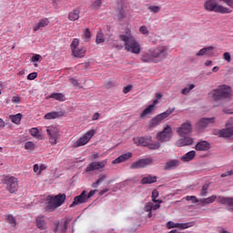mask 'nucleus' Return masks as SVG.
<instances>
[{
    "label": "nucleus",
    "mask_w": 233,
    "mask_h": 233,
    "mask_svg": "<svg viewBox=\"0 0 233 233\" xmlns=\"http://www.w3.org/2000/svg\"><path fill=\"white\" fill-rule=\"evenodd\" d=\"M36 227L37 228H39L40 230H46V220L45 219V216H38L36 218Z\"/></svg>",
    "instance_id": "obj_24"
},
{
    "label": "nucleus",
    "mask_w": 233,
    "mask_h": 233,
    "mask_svg": "<svg viewBox=\"0 0 233 233\" xmlns=\"http://www.w3.org/2000/svg\"><path fill=\"white\" fill-rule=\"evenodd\" d=\"M113 46L116 48V50H123V45H119L117 42H114Z\"/></svg>",
    "instance_id": "obj_60"
},
{
    "label": "nucleus",
    "mask_w": 233,
    "mask_h": 233,
    "mask_svg": "<svg viewBox=\"0 0 233 233\" xmlns=\"http://www.w3.org/2000/svg\"><path fill=\"white\" fill-rule=\"evenodd\" d=\"M192 132V124L189 121H186L181 127L177 128V134L182 137L177 141L178 147H187L194 143V139L188 136Z\"/></svg>",
    "instance_id": "obj_4"
},
{
    "label": "nucleus",
    "mask_w": 233,
    "mask_h": 233,
    "mask_svg": "<svg viewBox=\"0 0 233 233\" xmlns=\"http://www.w3.org/2000/svg\"><path fill=\"white\" fill-rule=\"evenodd\" d=\"M5 218L9 225L14 228L17 227V221L15 220V218H14L12 215H5Z\"/></svg>",
    "instance_id": "obj_38"
},
{
    "label": "nucleus",
    "mask_w": 233,
    "mask_h": 233,
    "mask_svg": "<svg viewBox=\"0 0 233 233\" xmlns=\"http://www.w3.org/2000/svg\"><path fill=\"white\" fill-rule=\"evenodd\" d=\"M101 115L99 113H95L92 116V121H97V119H99V116Z\"/></svg>",
    "instance_id": "obj_61"
},
{
    "label": "nucleus",
    "mask_w": 233,
    "mask_h": 233,
    "mask_svg": "<svg viewBox=\"0 0 233 233\" xmlns=\"http://www.w3.org/2000/svg\"><path fill=\"white\" fill-rule=\"evenodd\" d=\"M86 54V47H85V46L76 47V49H73V51H72V56H74V57H77V58L85 57Z\"/></svg>",
    "instance_id": "obj_22"
},
{
    "label": "nucleus",
    "mask_w": 233,
    "mask_h": 233,
    "mask_svg": "<svg viewBox=\"0 0 233 233\" xmlns=\"http://www.w3.org/2000/svg\"><path fill=\"white\" fill-rule=\"evenodd\" d=\"M148 10H150V12H153V14H157V12H159V10H161V8L157 5H150L148 7Z\"/></svg>",
    "instance_id": "obj_53"
},
{
    "label": "nucleus",
    "mask_w": 233,
    "mask_h": 233,
    "mask_svg": "<svg viewBox=\"0 0 233 233\" xmlns=\"http://www.w3.org/2000/svg\"><path fill=\"white\" fill-rule=\"evenodd\" d=\"M157 181V177L148 175L141 179L142 185H152V183H156Z\"/></svg>",
    "instance_id": "obj_27"
},
{
    "label": "nucleus",
    "mask_w": 233,
    "mask_h": 233,
    "mask_svg": "<svg viewBox=\"0 0 233 233\" xmlns=\"http://www.w3.org/2000/svg\"><path fill=\"white\" fill-rule=\"evenodd\" d=\"M227 128L219 131L220 137H232L233 136V117L226 124Z\"/></svg>",
    "instance_id": "obj_13"
},
{
    "label": "nucleus",
    "mask_w": 233,
    "mask_h": 233,
    "mask_svg": "<svg viewBox=\"0 0 233 233\" xmlns=\"http://www.w3.org/2000/svg\"><path fill=\"white\" fill-rule=\"evenodd\" d=\"M36 77H37L36 72L31 73L27 76V79H29V81H34V79H35Z\"/></svg>",
    "instance_id": "obj_55"
},
{
    "label": "nucleus",
    "mask_w": 233,
    "mask_h": 233,
    "mask_svg": "<svg viewBox=\"0 0 233 233\" xmlns=\"http://www.w3.org/2000/svg\"><path fill=\"white\" fill-rule=\"evenodd\" d=\"M223 59L224 61H227V63H230V61H232V56H230V53L225 52L223 54Z\"/></svg>",
    "instance_id": "obj_50"
},
{
    "label": "nucleus",
    "mask_w": 233,
    "mask_h": 233,
    "mask_svg": "<svg viewBox=\"0 0 233 233\" xmlns=\"http://www.w3.org/2000/svg\"><path fill=\"white\" fill-rule=\"evenodd\" d=\"M50 25V21L48 18H43L38 21V23L33 27L34 32H37V30H43L46 26Z\"/></svg>",
    "instance_id": "obj_19"
},
{
    "label": "nucleus",
    "mask_w": 233,
    "mask_h": 233,
    "mask_svg": "<svg viewBox=\"0 0 233 233\" xmlns=\"http://www.w3.org/2000/svg\"><path fill=\"white\" fill-rule=\"evenodd\" d=\"M208 188H210V184H205L202 186L199 196L201 198H205L207 194H208Z\"/></svg>",
    "instance_id": "obj_40"
},
{
    "label": "nucleus",
    "mask_w": 233,
    "mask_h": 233,
    "mask_svg": "<svg viewBox=\"0 0 233 233\" xmlns=\"http://www.w3.org/2000/svg\"><path fill=\"white\" fill-rule=\"evenodd\" d=\"M90 37H91L90 29L86 28V31L84 32L83 38L86 39V41H88Z\"/></svg>",
    "instance_id": "obj_51"
},
{
    "label": "nucleus",
    "mask_w": 233,
    "mask_h": 233,
    "mask_svg": "<svg viewBox=\"0 0 233 233\" xmlns=\"http://www.w3.org/2000/svg\"><path fill=\"white\" fill-rule=\"evenodd\" d=\"M130 15V12L128 9H125V7H120L116 13V17L118 21L123 22L125 19L128 18V15Z\"/></svg>",
    "instance_id": "obj_17"
},
{
    "label": "nucleus",
    "mask_w": 233,
    "mask_h": 233,
    "mask_svg": "<svg viewBox=\"0 0 233 233\" xmlns=\"http://www.w3.org/2000/svg\"><path fill=\"white\" fill-rule=\"evenodd\" d=\"M120 41L124 43L125 50L131 54H140L141 46L137 40L132 35V31L128 28L125 30V34L119 35Z\"/></svg>",
    "instance_id": "obj_3"
},
{
    "label": "nucleus",
    "mask_w": 233,
    "mask_h": 233,
    "mask_svg": "<svg viewBox=\"0 0 233 233\" xmlns=\"http://www.w3.org/2000/svg\"><path fill=\"white\" fill-rule=\"evenodd\" d=\"M46 132L48 136L50 145L55 147V145H57V143H59L61 134L59 133V128L57 127L49 126L46 127Z\"/></svg>",
    "instance_id": "obj_7"
},
{
    "label": "nucleus",
    "mask_w": 233,
    "mask_h": 233,
    "mask_svg": "<svg viewBox=\"0 0 233 233\" xmlns=\"http://www.w3.org/2000/svg\"><path fill=\"white\" fill-rule=\"evenodd\" d=\"M66 200V194L60 193L56 196H48L46 210H48V212H54V210H56V208H59V207H61V205H63Z\"/></svg>",
    "instance_id": "obj_6"
},
{
    "label": "nucleus",
    "mask_w": 233,
    "mask_h": 233,
    "mask_svg": "<svg viewBox=\"0 0 233 233\" xmlns=\"http://www.w3.org/2000/svg\"><path fill=\"white\" fill-rule=\"evenodd\" d=\"M132 157V153H125L118 157H116L115 160L112 161L113 165H118L119 163H125V161H128Z\"/></svg>",
    "instance_id": "obj_20"
},
{
    "label": "nucleus",
    "mask_w": 233,
    "mask_h": 233,
    "mask_svg": "<svg viewBox=\"0 0 233 233\" xmlns=\"http://www.w3.org/2000/svg\"><path fill=\"white\" fill-rule=\"evenodd\" d=\"M214 49V46H208V47H204L202 49H200L198 53H197V56L199 57L201 56H205L206 54L208 56H213L214 53L213 52H210V50H213ZM210 52V53H209Z\"/></svg>",
    "instance_id": "obj_29"
},
{
    "label": "nucleus",
    "mask_w": 233,
    "mask_h": 233,
    "mask_svg": "<svg viewBox=\"0 0 233 233\" xmlns=\"http://www.w3.org/2000/svg\"><path fill=\"white\" fill-rule=\"evenodd\" d=\"M195 157L196 151L191 150L181 157V161H183L184 163H188V161H192V159H194Z\"/></svg>",
    "instance_id": "obj_28"
},
{
    "label": "nucleus",
    "mask_w": 233,
    "mask_h": 233,
    "mask_svg": "<svg viewBox=\"0 0 233 233\" xmlns=\"http://www.w3.org/2000/svg\"><path fill=\"white\" fill-rule=\"evenodd\" d=\"M225 3L229 8H233V0H206L204 9L206 12H215V14H232V10L225 5H219Z\"/></svg>",
    "instance_id": "obj_2"
},
{
    "label": "nucleus",
    "mask_w": 233,
    "mask_h": 233,
    "mask_svg": "<svg viewBox=\"0 0 233 233\" xmlns=\"http://www.w3.org/2000/svg\"><path fill=\"white\" fill-rule=\"evenodd\" d=\"M133 141L135 145H137V147H148L150 141H152V137L147 136V137H137L133 138Z\"/></svg>",
    "instance_id": "obj_15"
},
{
    "label": "nucleus",
    "mask_w": 233,
    "mask_h": 233,
    "mask_svg": "<svg viewBox=\"0 0 233 233\" xmlns=\"http://www.w3.org/2000/svg\"><path fill=\"white\" fill-rule=\"evenodd\" d=\"M54 225L56 228H54L53 233H57V230H61L59 221H55Z\"/></svg>",
    "instance_id": "obj_57"
},
{
    "label": "nucleus",
    "mask_w": 233,
    "mask_h": 233,
    "mask_svg": "<svg viewBox=\"0 0 233 233\" xmlns=\"http://www.w3.org/2000/svg\"><path fill=\"white\" fill-rule=\"evenodd\" d=\"M177 223H174L172 221H168L167 223V228H177Z\"/></svg>",
    "instance_id": "obj_56"
},
{
    "label": "nucleus",
    "mask_w": 233,
    "mask_h": 233,
    "mask_svg": "<svg viewBox=\"0 0 233 233\" xmlns=\"http://www.w3.org/2000/svg\"><path fill=\"white\" fill-rule=\"evenodd\" d=\"M168 56V47L167 46H158L148 52H144L141 55L140 60L142 63H161L165 61Z\"/></svg>",
    "instance_id": "obj_1"
},
{
    "label": "nucleus",
    "mask_w": 233,
    "mask_h": 233,
    "mask_svg": "<svg viewBox=\"0 0 233 233\" xmlns=\"http://www.w3.org/2000/svg\"><path fill=\"white\" fill-rule=\"evenodd\" d=\"M216 122V118L215 117H211V118H202L198 122V127L199 128H206V127H208V125H210V123H215Z\"/></svg>",
    "instance_id": "obj_23"
},
{
    "label": "nucleus",
    "mask_w": 233,
    "mask_h": 233,
    "mask_svg": "<svg viewBox=\"0 0 233 233\" xmlns=\"http://www.w3.org/2000/svg\"><path fill=\"white\" fill-rule=\"evenodd\" d=\"M41 59H43V56H41V55H34L31 57V62L32 63H37V61H41Z\"/></svg>",
    "instance_id": "obj_52"
},
{
    "label": "nucleus",
    "mask_w": 233,
    "mask_h": 233,
    "mask_svg": "<svg viewBox=\"0 0 233 233\" xmlns=\"http://www.w3.org/2000/svg\"><path fill=\"white\" fill-rule=\"evenodd\" d=\"M132 90V85H127L123 88V93L124 94H128Z\"/></svg>",
    "instance_id": "obj_58"
},
{
    "label": "nucleus",
    "mask_w": 233,
    "mask_h": 233,
    "mask_svg": "<svg viewBox=\"0 0 233 233\" xmlns=\"http://www.w3.org/2000/svg\"><path fill=\"white\" fill-rule=\"evenodd\" d=\"M96 130L87 131L83 137L78 138L74 144V148H79V147H85L92 137H94Z\"/></svg>",
    "instance_id": "obj_10"
},
{
    "label": "nucleus",
    "mask_w": 233,
    "mask_h": 233,
    "mask_svg": "<svg viewBox=\"0 0 233 233\" xmlns=\"http://www.w3.org/2000/svg\"><path fill=\"white\" fill-rule=\"evenodd\" d=\"M170 137H172V127L170 126H167L162 132L157 135V139L162 143L170 141Z\"/></svg>",
    "instance_id": "obj_11"
},
{
    "label": "nucleus",
    "mask_w": 233,
    "mask_h": 233,
    "mask_svg": "<svg viewBox=\"0 0 233 233\" xmlns=\"http://www.w3.org/2000/svg\"><path fill=\"white\" fill-rule=\"evenodd\" d=\"M154 110V106H148L146 109L142 111L140 114L141 119H144V117H147V116H150L152 114V111Z\"/></svg>",
    "instance_id": "obj_33"
},
{
    "label": "nucleus",
    "mask_w": 233,
    "mask_h": 233,
    "mask_svg": "<svg viewBox=\"0 0 233 233\" xmlns=\"http://www.w3.org/2000/svg\"><path fill=\"white\" fill-rule=\"evenodd\" d=\"M69 82L72 83L73 86H77L79 84L77 83V80L75 78H70Z\"/></svg>",
    "instance_id": "obj_64"
},
{
    "label": "nucleus",
    "mask_w": 233,
    "mask_h": 233,
    "mask_svg": "<svg viewBox=\"0 0 233 233\" xmlns=\"http://www.w3.org/2000/svg\"><path fill=\"white\" fill-rule=\"evenodd\" d=\"M52 99H56V101H66L65 95L63 93H54L51 94L50 96Z\"/></svg>",
    "instance_id": "obj_34"
},
{
    "label": "nucleus",
    "mask_w": 233,
    "mask_h": 233,
    "mask_svg": "<svg viewBox=\"0 0 233 233\" xmlns=\"http://www.w3.org/2000/svg\"><path fill=\"white\" fill-rule=\"evenodd\" d=\"M25 149L27 150L28 152H32L35 150V144L32 141H28L25 144Z\"/></svg>",
    "instance_id": "obj_41"
},
{
    "label": "nucleus",
    "mask_w": 233,
    "mask_h": 233,
    "mask_svg": "<svg viewBox=\"0 0 233 233\" xmlns=\"http://www.w3.org/2000/svg\"><path fill=\"white\" fill-rule=\"evenodd\" d=\"M194 88H196V86L194 84H190L188 87H184L181 90V94H183V96H188V94H190V90H194Z\"/></svg>",
    "instance_id": "obj_42"
},
{
    "label": "nucleus",
    "mask_w": 233,
    "mask_h": 233,
    "mask_svg": "<svg viewBox=\"0 0 233 233\" xmlns=\"http://www.w3.org/2000/svg\"><path fill=\"white\" fill-rule=\"evenodd\" d=\"M232 174H233V170L227 171L226 173H223L221 175V177H227V176H232Z\"/></svg>",
    "instance_id": "obj_63"
},
{
    "label": "nucleus",
    "mask_w": 233,
    "mask_h": 233,
    "mask_svg": "<svg viewBox=\"0 0 233 233\" xmlns=\"http://www.w3.org/2000/svg\"><path fill=\"white\" fill-rule=\"evenodd\" d=\"M218 203L220 205H228V207H233V197H218Z\"/></svg>",
    "instance_id": "obj_21"
},
{
    "label": "nucleus",
    "mask_w": 233,
    "mask_h": 233,
    "mask_svg": "<svg viewBox=\"0 0 233 233\" xmlns=\"http://www.w3.org/2000/svg\"><path fill=\"white\" fill-rule=\"evenodd\" d=\"M101 5H103V2L101 0H95L91 4L92 10H99L101 8Z\"/></svg>",
    "instance_id": "obj_43"
},
{
    "label": "nucleus",
    "mask_w": 233,
    "mask_h": 233,
    "mask_svg": "<svg viewBox=\"0 0 233 233\" xmlns=\"http://www.w3.org/2000/svg\"><path fill=\"white\" fill-rule=\"evenodd\" d=\"M96 45H101V43H105V35H103V30L99 29L96 38Z\"/></svg>",
    "instance_id": "obj_35"
},
{
    "label": "nucleus",
    "mask_w": 233,
    "mask_h": 233,
    "mask_svg": "<svg viewBox=\"0 0 233 233\" xmlns=\"http://www.w3.org/2000/svg\"><path fill=\"white\" fill-rule=\"evenodd\" d=\"M152 207H153V203L149 202L147 203L146 206L144 207V210L145 212H148V218H152Z\"/></svg>",
    "instance_id": "obj_44"
},
{
    "label": "nucleus",
    "mask_w": 233,
    "mask_h": 233,
    "mask_svg": "<svg viewBox=\"0 0 233 233\" xmlns=\"http://www.w3.org/2000/svg\"><path fill=\"white\" fill-rule=\"evenodd\" d=\"M147 148L149 150H157L161 148V144L159 142H152V138H151V141L147 145Z\"/></svg>",
    "instance_id": "obj_37"
},
{
    "label": "nucleus",
    "mask_w": 233,
    "mask_h": 233,
    "mask_svg": "<svg viewBox=\"0 0 233 233\" xmlns=\"http://www.w3.org/2000/svg\"><path fill=\"white\" fill-rule=\"evenodd\" d=\"M3 183L10 194H15L19 190V180L15 177L7 176L3 179Z\"/></svg>",
    "instance_id": "obj_8"
},
{
    "label": "nucleus",
    "mask_w": 233,
    "mask_h": 233,
    "mask_svg": "<svg viewBox=\"0 0 233 233\" xmlns=\"http://www.w3.org/2000/svg\"><path fill=\"white\" fill-rule=\"evenodd\" d=\"M151 198H152V201L154 203H161V200L157 199V198H159V192L157 189L152 191V197Z\"/></svg>",
    "instance_id": "obj_46"
},
{
    "label": "nucleus",
    "mask_w": 233,
    "mask_h": 233,
    "mask_svg": "<svg viewBox=\"0 0 233 233\" xmlns=\"http://www.w3.org/2000/svg\"><path fill=\"white\" fill-rule=\"evenodd\" d=\"M213 101H223V99H232V88L227 85L218 86L209 93Z\"/></svg>",
    "instance_id": "obj_5"
},
{
    "label": "nucleus",
    "mask_w": 233,
    "mask_h": 233,
    "mask_svg": "<svg viewBox=\"0 0 233 233\" xmlns=\"http://www.w3.org/2000/svg\"><path fill=\"white\" fill-rule=\"evenodd\" d=\"M70 46H71V50H72V51H73V50H76V48H79V39L75 38V39L72 41Z\"/></svg>",
    "instance_id": "obj_48"
},
{
    "label": "nucleus",
    "mask_w": 233,
    "mask_h": 233,
    "mask_svg": "<svg viewBox=\"0 0 233 233\" xmlns=\"http://www.w3.org/2000/svg\"><path fill=\"white\" fill-rule=\"evenodd\" d=\"M192 227V223H177V228H179L180 230H185V228H190Z\"/></svg>",
    "instance_id": "obj_45"
},
{
    "label": "nucleus",
    "mask_w": 233,
    "mask_h": 233,
    "mask_svg": "<svg viewBox=\"0 0 233 233\" xmlns=\"http://www.w3.org/2000/svg\"><path fill=\"white\" fill-rule=\"evenodd\" d=\"M12 103H15V104L21 103V97H19L17 96H13Z\"/></svg>",
    "instance_id": "obj_59"
},
{
    "label": "nucleus",
    "mask_w": 233,
    "mask_h": 233,
    "mask_svg": "<svg viewBox=\"0 0 233 233\" xmlns=\"http://www.w3.org/2000/svg\"><path fill=\"white\" fill-rule=\"evenodd\" d=\"M106 163H108L106 159L100 162H92L86 167V172H94V170H99V168H105V167H106Z\"/></svg>",
    "instance_id": "obj_14"
},
{
    "label": "nucleus",
    "mask_w": 233,
    "mask_h": 233,
    "mask_svg": "<svg viewBox=\"0 0 233 233\" xmlns=\"http://www.w3.org/2000/svg\"><path fill=\"white\" fill-rule=\"evenodd\" d=\"M195 148L200 152H207L210 148V144L207 141H200L196 145Z\"/></svg>",
    "instance_id": "obj_26"
},
{
    "label": "nucleus",
    "mask_w": 233,
    "mask_h": 233,
    "mask_svg": "<svg viewBox=\"0 0 233 233\" xmlns=\"http://www.w3.org/2000/svg\"><path fill=\"white\" fill-rule=\"evenodd\" d=\"M179 165H180L179 160H177V159H172V160H168V161L166 163L164 168H165L166 170H172V169H174V168H177V167H179Z\"/></svg>",
    "instance_id": "obj_25"
},
{
    "label": "nucleus",
    "mask_w": 233,
    "mask_h": 233,
    "mask_svg": "<svg viewBox=\"0 0 233 233\" xmlns=\"http://www.w3.org/2000/svg\"><path fill=\"white\" fill-rule=\"evenodd\" d=\"M39 170H40L39 165L35 164L34 165V172H35V174H41V173H39Z\"/></svg>",
    "instance_id": "obj_62"
},
{
    "label": "nucleus",
    "mask_w": 233,
    "mask_h": 233,
    "mask_svg": "<svg viewBox=\"0 0 233 233\" xmlns=\"http://www.w3.org/2000/svg\"><path fill=\"white\" fill-rule=\"evenodd\" d=\"M106 178V175L100 174L98 177V179L92 184V188H97V187L99 186V183H103V181H105Z\"/></svg>",
    "instance_id": "obj_36"
},
{
    "label": "nucleus",
    "mask_w": 233,
    "mask_h": 233,
    "mask_svg": "<svg viewBox=\"0 0 233 233\" xmlns=\"http://www.w3.org/2000/svg\"><path fill=\"white\" fill-rule=\"evenodd\" d=\"M79 14H80L79 9H74L69 13L68 19L70 21H77V19H79Z\"/></svg>",
    "instance_id": "obj_31"
},
{
    "label": "nucleus",
    "mask_w": 233,
    "mask_h": 233,
    "mask_svg": "<svg viewBox=\"0 0 233 233\" xmlns=\"http://www.w3.org/2000/svg\"><path fill=\"white\" fill-rule=\"evenodd\" d=\"M65 116L64 111H52L44 116V119H59V117H63Z\"/></svg>",
    "instance_id": "obj_18"
},
{
    "label": "nucleus",
    "mask_w": 233,
    "mask_h": 233,
    "mask_svg": "<svg viewBox=\"0 0 233 233\" xmlns=\"http://www.w3.org/2000/svg\"><path fill=\"white\" fill-rule=\"evenodd\" d=\"M153 161L154 160L152 159V157L138 159L131 164L130 168L132 170L137 168H145V167L152 165Z\"/></svg>",
    "instance_id": "obj_12"
},
{
    "label": "nucleus",
    "mask_w": 233,
    "mask_h": 233,
    "mask_svg": "<svg viewBox=\"0 0 233 233\" xmlns=\"http://www.w3.org/2000/svg\"><path fill=\"white\" fill-rule=\"evenodd\" d=\"M29 133L31 134V136H33V137H36V139H41V133H39V129H37V127H32L29 130Z\"/></svg>",
    "instance_id": "obj_39"
},
{
    "label": "nucleus",
    "mask_w": 233,
    "mask_h": 233,
    "mask_svg": "<svg viewBox=\"0 0 233 233\" xmlns=\"http://www.w3.org/2000/svg\"><path fill=\"white\" fill-rule=\"evenodd\" d=\"M174 110V108H168L166 112L159 114L152 118L149 121V128H156V127H157V125H159L161 121H163V119H167V117H168V116H170V114H172Z\"/></svg>",
    "instance_id": "obj_9"
},
{
    "label": "nucleus",
    "mask_w": 233,
    "mask_h": 233,
    "mask_svg": "<svg viewBox=\"0 0 233 233\" xmlns=\"http://www.w3.org/2000/svg\"><path fill=\"white\" fill-rule=\"evenodd\" d=\"M186 201H192V203H199L200 200H198V197L196 196H187Z\"/></svg>",
    "instance_id": "obj_49"
},
{
    "label": "nucleus",
    "mask_w": 233,
    "mask_h": 233,
    "mask_svg": "<svg viewBox=\"0 0 233 233\" xmlns=\"http://www.w3.org/2000/svg\"><path fill=\"white\" fill-rule=\"evenodd\" d=\"M86 201V191H83L79 196L75 197L73 203L69 206L70 208L76 207V205H81Z\"/></svg>",
    "instance_id": "obj_16"
},
{
    "label": "nucleus",
    "mask_w": 233,
    "mask_h": 233,
    "mask_svg": "<svg viewBox=\"0 0 233 233\" xmlns=\"http://www.w3.org/2000/svg\"><path fill=\"white\" fill-rule=\"evenodd\" d=\"M68 225H70V218H66L65 220L63 228L60 229V233H66V230H68Z\"/></svg>",
    "instance_id": "obj_47"
},
{
    "label": "nucleus",
    "mask_w": 233,
    "mask_h": 233,
    "mask_svg": "<svg viewBox=\"0 0 233 233\" xmlns=\"http://www.w3.org/2000/svg\"><path fill=\"white\" fill-rule=\"evenodd\" d=\"M139 32H140V34H143L144 35H147V34H148V28H147L146 25H142L139 28Z\"/></svg>",
    "instance_id": "obj_54"
},
{
    "label": "nucleus",
    "mask_w": 233,
    "mask_h": 233,
    "mask_svg": "<svg viewBox=\"0 0 233 233\" xmlns=\"http://www.w3.org/2000/svg\"><path fill=\"white\" fill-rule=\"evenodd\" d=\"M9 119L12 121V123H15V125H20L21 119H23V115L21 113L11 115L9 116Z\"/></svg>",
    "instance_id": "obj_30"
},
{
    "label": "nucleus",
    "mask_w": 233,
    "mask_h": 233,
    "mask_svg": "<svg viewBox=\"0 0 233 233\" xmlns=\"http://www.w3.org/2000/svg\"><path fill=\"white\" fill-rule=\"evenodd\" d=\"M216 199H218V196L213 195L207 198H201L200 203H202V205H210V203H214V201H216Z\"/></svg>",
    "instance_id": "obj_32"
}]
</instances>
